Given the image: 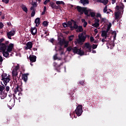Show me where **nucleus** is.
<instances>
[{"label":"nucleus","instance_id":"nucleus-38","mask_svg":"<svg viewBox=\"0 0 126 126\" xmlns=\"http://www.w3.org/2000/svg\"><path fill=\"white\" fill-rule=\"evenodd\" d=\"M20 66L19 63H17V66H15V68L13 69V70L16 71L18 72V69H19Z\"/></svg>","mask_w":126,"mask_h":126},{"label":"nucleus","instance_id":"nucleus-7","mask_svg":"<svg viewBox=\"0 0 126 126\" xmlns=\"http://www.w3.org/2000/svg\"><path fill=\"white\" fill-rule=\"evenodd\" d=\"M71 21L72 22L73 26H71L69 27V28L71 30V31H73L74 29L77 30L78 28V25H77V22L74 21L73 19H71Z\"/></svg>","mask_w":126,"mask_h":126},{"label":"nucleus","instance_id":"nucleus-49","mask_svg":"<svg viewBox=\"0 0 126 126\" xmlns=\"http://www.w3.org/2000/svg\"><path fill=\"white\" fill-rule=\"evenodd\" d=\"M100 20H101V22H106L107 21V20L105 18H102L101 17V19H100Z\"/></svg>","mask_w":126,"mask_h":126},{"label":"nucleus","instance_id":"nucleus-21","mask_svg":"<svg viewBox=\"0 0 126 126\" xmlns=\"http://www.w3.org/2000/svg\"><path fill=\"white\" fill-rule=\"evenodd\" d=\"M40 19L39 18H37L35 19L34 23L36 24V27L40 25Z\"/></svg>","mask_w":126,"mask_h":126},{"label":"nucleus","instance_id":"nucleus-51","mask_svg":"<svg viewBox=\"0 0 126 126\" xmlns=\"http://www.w3.org/2000/svg\"><path fill=\"white\" fill-rule=\"evenodd\" d=\"M99 19L94 18V23H99Z\"/></svg>","mask_w":126,"mask_h":126},{"label":"nucleus","instance_id":"nucleus-10","mask_svg":"<svg viewBox=\"0 0 126 126\" xmlns=\"http://www.w3.org/2000/svg\"><path fill=\"white\" fill-rule=\"evenodd\" d=\"M15 87V88H13L12 89V90L14 92L15 94H16L18 92H20V90L21 91H22V89H21V88H19L18 85H16ZM19 89L20 90H19Z\"/></svg>","mask_w":126,"mask_h":126},{"label":"nucleus","instance_id":"nucleus-18","mask_svg":"<svg viewBox=\"0 0 126 126\" xmlns=\"http://www.w3.org/2000/svg\"><path fill=\"white\" fill-rule=\"evenodd\" d=\"M85 45L86 48L89 49V52H91L92 51V46L89 43H86Z\"/></svg>","mask_w":126,"mask_h":126},{"label":"nucleus","instance_id":"nucleus-44","mask_svg":"<svg viewBox=\"0 0 126 126\" xmlns=\"http://www.w3.org/2000/svg\"><path fill=\"white\" fill-rule=\"evenodd\" d=\"M68 27H70L72 25V22L71 21H68L67 22Z\"/></svg>","mask_w":126,"mask_h":126},{"label":"nucleus","instance_id":"nucleus-17","mask_svg":"<svg viewBox=\"0 0 126 126\" xmlns=\"http://www.w3.org/2000/svg\"><path fill=\"white\" fill-rule=\"evenodd\" d=\"M13 47L14 44H13V43H10V44L7 47V51L8 52H12Z\"/></svg>","mask_w":126,"mask_h":126},{"label":"nucleus","instance_id":"nucleus-14","mask_svg":"<svg viewBox=\"0 0 126 126\" xmlns=\"http://www.w3.org/2000/svg\"><path fill=\"white\" fill-rule=\"evenodd\" d=\"M91 9H88L87 7H84L83 13H84L85 15L87 17H90V15L89 14V11H91Z\"/></svg>","mask_w":126,"mask_h":126},{"label":"nucleus","instance_id":"nucleus-32","mask_svg":"<svg viewBox=\"0 0 126 126\" xmlns=\"http://www.w3.org/2000/svg\"><path fill=\"white\" fill-rule=\"evenodd\" d=\"M80 1L83 5L89 3V0H80Z\"/></svg>","mask_w":126,"mask_h":126},{"label":"nucleus","instance_id":"nucleus-48","mask_svg":"<svg viewBox=\"0 0 126 126\" xmlns=\"http://www.w3.org/2000/svg\"><path fill=\"white\" fill-rule=\"evenodd\" d=\"M3 61V59L1 57V56L0 55V67L1 66V65Z\"/></svg>","mask_w":126,"mask_h":126},{"label":"nucleus","instance_id":"nucleus-64","mask_svg":"<svg viewBox=\"0 0 126 126\" xmlns=\"http://www.w3.org/2000/svg\"><path fill=\"white\" fill-rule=\"evenodd\" d=\"M59 51H63V49L62 48V46H60L59 49Z\"/></svg>","mask_w":126,"mask_h":126},{"label":"nucleus","instance_id":"nucleus-45","mask_svg":"<svg viewBox=\"0 0 126 126\" xmlns=\"http://www.w3.org/2000/svg\"><path fill=\"white\" fill-rule=\"evenodd\" d=\"M68 43H69V42L67 41H65V42H64V48H67L68 47Z\"/></svg>","mask_w":126,"mask_h":126},{"label":"nucleus","instance_id":"nucleus-16","mask_svg":"<svg viewBox=\"0 0 126 126\" xmlns=\"http://www.w3.org/2000/svg\"><path fill=\"white\" fill-rule=\"evenodd\" d=\"M31 33L32 35L34 36L36 35V34L37 33V30L35 27L31 28Z\"/></svg>","mask_w":126,"mask_h":126},{"label":"nucleus","instance_id":"nucleus-61","mask_svg":"<svg viewBox=\"0 0 126 126\" xmlns=\"http://www.w3.org/2000/svg\"><path fill=\"white\" fill-rule=\"evenodd\" d=\"M50 41L51 42V43H53L54 41V38H51L50 39Z\"/></svg>","mask_w":126,"mask_h":126},{"label":"nucleus","instance_id":"nucleus-28","mask_svg":"<svg viewBox=\"0 0 126 126\" xmlns=\"http://www.w3.org/2000/svg\"><path fill=\"white\" fill-rule=\"evenodd\" d=\"M82 22L83 23V27L86 28L88 25V23L85 21V19H82Z\"/></svg>","mask_w":126,"mask_h":126},{"label":"nucleus","instance_id":"nucleus-40","mask_svg":"<svg viewBox=\"0 0 126 126\" xmlns=\"http://www.w3.org/2000/svg\"><path fill=\"white\" fill-rule=\"evenodd\" d=\"M74 37V35H70L68 37L69 41H72L73 40Z\"/></svg>","mask_w":126,"mask_h":126},{"label":"nucleus","instance_id":"nucleus-31","mask_svg":"<svg viewBox=\"0 0 126 126\" xmlns=\"http://www.w3.org/2000/svg\"><path fill=\"white\" fill-rule=\"evenodd\" d=\"M85 85V80H83V81H80L78 83V85L79 86H84Z\"/></svg>","mask_w":126,"mask_h":126},{"label":"nucleus","instance_id":"nucleus-25","mask_svg":"<svg viewBox=\"0 0 126 126\" xmlns=\"http://www.w3.org/2000/svg\"><path fill=\"white\" fill-rule=\"evenodd\" d=\"M108 34V32L107 31H101V36L104 37V36H106Z\"/></svg>","mask_w":126,"mask_h":126},{"label":"nucleus","instance_id":"nucleus-23","mask_svg":"<svg viewBox=\"0 0 126 126\" xmlns=\"http://www.w3.org/2000/svg\"><path fill=\"white\" fill-rule=\"evenodd\" d=\"M76 32H83V29L82 26H78V28H77V29Z\"/></svg>","mask_w":126,"mask_h":126},{"label":"nucleus","instance_id":"nucleus-55","mask_svg":"<svg viewBox=\"0 0 126 126\" xmlns=\"http://www.w3.org/2000/svg\"><path fill=\"white\" fill-rule=\"evenodd\" d=\"M96 17H97V18L99 17V18H100V19H101V18L102 17H101V15L100 14H99V13H97V14H96Z\"/></svg>","mask_w":126,"mask_h":126},{"label":"nucleus","instance_id":"nucleus-33","mask_svg":"<svg viewBox=\"0 0 126 126\" xmlns=\"http://www.w3.org/2000/svg\"><path fill=\"white\" fill-rule=\"evenodd\" d=\"M53 59L55 61L57 60H58L59 61L61 60V58H58V53H56L55 55H54Z\"/></svg>","mask_w":126,"mask_h":126},{"label":"nucleus","instance_id":"nucleus-59","mask_svg":"<svg viewBox=\"0 0 126 126\" xmlns=\"http://www.w3.org/2000/svg\"><path fill=\"white\" fill-rule=\"evenodd\" d=\"M9 42L8 41H6L5 42V45H7V47H8V44H9Z\"/></svg>","mask_w":126,"mask_h":126},{"label":"nucleus","instance_id":"nucleus-19","mask_svg":"<svg viewBox=\"0 0 126 126\" xmlns=\"http://www.w3.org/2000/svg\"><path fill=\"white\" fill-rule=\"evenodd\" d=\"M65 41H66V40H65V39L64 38H63V39L60 38V39H59V45H60L61 47H62V46L64 44V43H65Z\"/></svg>","mask_w":126,"mask_h":126},{"label":"nucleus","instance_id":"nucleus-57","mask_svg":"<svg viewBox=\"0 0 126 126\" xmlns=\"http://www.w3.org/2000/svg\"><path fill=\"white\" fill-rule=\"evenodd\" d=\"M94 37L91 36V37H90V41H91V42H93V41H94Z\"/></svg>","mask_w":126,"mask_h":126},{"label":"nucleus","instance_id":"nucleus-50","mask_svg":"<svg viewBox=\"0 0 126 126\" xmlns=\"http://www.w3.org/2000/svg\"><path fill=\"white\" fill-rule=\"evenodd\" d=\"M97 46H98V45H96V44H93V45H92V48H93V49H95L97 48Z\"/></svg>","mask_w":126,"mask_h":126},{"label":"nucleus","instance_id":"nucleus-11","mask_svg":"<svg viewBox=\"0 0 126 126\" xmlns=\"http://www.w3.org/2000/svg\"><path fill=\"white\" fill-rule=\"evenodd\" d=\"M15 34V31H10L7 32V36L9 39H12L11 36H13Z\"/></svg>","mask_w":126,"mask_h":126},{"label":"nucleus","instance_id":"nucleus-54","mask_svg":"<svg viewBox=\"0 0 126 126\" xmlns=\"http://www.w3.org/2000/svg\"><path fill=\"white\" fill-rule=\"evenodd\" d=\"M6 92H8L10 90V88L9 86H6Z\"/></svg>","mask_w":126,"mask_h":126},{"label":"nucleus","instance_id":"nucleus-2","mask_svg":"<svg viewBox=\"0 0 126 126\" xmlns=\"http://www.w3.org/2000/svg\"><path fill=\"white\" fill-rule=\"evenodd\" d=\"M125 8V5H124V3L122 2H121L119 4V5H117L116 6V10L118 12H115V19L116 20H118L119 18L120 17V14L121 13V12H124V8Z\"/></svg>","mask_w":126,"mask_h":126},{"label":"nucleus","instance_id":"nucleus-27","mask_svg":"<svg viewBox=\"0 0 126 126\" xmlns=\"http://www.w3.org/2000/svg\"><path fill=\"white\" fill-rule=\"evenodd\" d=\"M111 34H112V35H113V37H114V41H113V42H114V41H115L116 40V37H117L116 31L112 32Z\"/></svg>","mask_w":126,"mask_h":126},{"label":"nucleus","instance_id":"nucleus-34","mask_svg":"<svg viewBox=\"0 0 126 126\" xmlns=\"http://www.w3.org/2000/svg\"><path fill=\"white\" fill-rule=\"evenodd\" d=\"M103 12L106 13L107 14H110L109 11H107V5H106L103 9Z\"/></svg>","mask_w":126,"mask_h":126},{"label":"nucleus","instance_id":"nucleus-20","mask_svg":"<svg viewBox=\"0 0 126 126\" xmlns=\"http://www.w3.org/2000/svg\"><path fill=\"white\" fill-rule=\"evenodd\" d=\"M29 75V73L24 74L22 75V79L24 80V82H26L28 80V76Z\"/></svg>","mask_w":126,"mask_h":126},{"label":"nucleus","instance_id":"nucleus-9","mask_svg":"<svg viewBox=\"0 0 126 126\" xmlns=\"http://www.w3.org/2000/svg\"><path fill=\"white\" fill-rule=\"evenodd\" d=\"M76 8L77 9L78 12H80V15H82V14H84V8H85L84 7H82L81 6H77L76 7Z\"/></svg>","mask_w":126,"mask_h":126},{"label":"nucleus","instance_id":"nucleus-37","mask_svg":"<svg viewBox=\"0 0 126 126\" xmlns=\"http://www.w3.org/2000/svg\"><path fill=\"white\" fill-rule=\"evenodd\" d=\"M56 4H57V5H59V4H63V5H64L65 3H64V1H57L56 2Z\"/></svg>","mask_w":126,"mask_h":126},{"label":"nucleus","instance_id":"nucleus-15","mask_svg":"<svg viewBox=\"0 0 126 126\" xmlns=\"http://www.w3.org/2000/svg\"><path fill=\"white\" fill-rule=\"evenodd\" d=\"M33 46V43L32 42L29 41L27 42V47H26V49H32Z\"/></svg>","mask_w":126,"mask_h":126},{"label":"nucleus","instance_id":"nucleus-56","mask_svg":"<svg viewBox=\"0 0 126 126\" xmlns=\"http://www.w3.org/2000/svg\"><path fill=\"white\" fill-rule=\"evenodd\" d=\"M3 24L1 22H0V29H2L3 27Z\"/></svg>","mask_w":126,"mask_h":126},{"label":"nucleus","instance_id":"nucleus-63","mask_svg":"<svg viewBox=\"0 0 126 126\" xmlns=\"http://www.w3.org/2000/svg\"><path fill=\"white\" fill-rule=\"evenodd\" d=\"M101 41L102 42V43H104V42H106L107 41L105 40V39L102 38V39H101Z\"/></svg>","mask_w":126,"mask_h":126},{"label":"nucleus","instance_id":"nucleus-5","mask_svg":"<svg viewBox=\"0 0 126 126\" xmlns=\"http://www.w3.org/2000/svg\"><path fill=\"white\" fill-rule=\"evenodd\" d=\"M4 41V38L0 39V51H5L7 48V45H5V43H2L3 41Z\"/></svg>","mask_w":126,"mask_h":126},{"label":"nucleus","instance_id":"nucleus-4","mask_svg":"<svg viewBox=\"0 0 126 126\" xmlns=\"http://www.w3.org/2000/svg\"><path fill=\"white\" fill-rule=\"evenodd\" d=\"M72 50V52L74 53L79 54L80 56H83L85 54L84 51H82L81 49H79L77 47H74L73 48H72L71 47H67L66 51L70 52Z\"/></svg>","mask_w":126,"mask_h":126},{"label":"nucleus","instance_id":"nucleus-47","mask_svg":"<svg viewBox=\"0 0 126 126\" xmlns=\"http://www.w3.org/2000/svg\"><path fill=\"white\" fill-rule=\"evenodd\" d=\"M90 14V16L92 17H94L95 16V14L94 12H91Z\"/></svg>","mask_w":126,"mask_h":126},{"label":"nucleus","instance_id":"nucleus-29","mask_svg":"<svg viewBox=\"0 0 126 126\" xmlns=\"http://www.w3.org/2000/svg\"><path fill=\"white\" fill-rule=\"evenodd\" d=\"M3 57H5V58H8L9 57L8 56H9V53H8V51H3Z\"/></svg>","mask_w":126,"mask_h":126},{"label":"nucleus","instance_id":"nucleus-30","mask_svg":"<svg viewBox=\"0 0 126 126\" xmlns=\"http://www.w3.org/2000/svg\"><path fill=\"white\" fill-rule=\"evenodd\" d=\"M12 73L13 77L18 76V71H16L14 69L13 70Z\"/></svg>","mask_w":126,"mask_h":126},{"label":"nucleus","instance_id":"nucleus-13","mask_svg":"<svg viewBox=\"0 0 126 126\" xmlns=\"http://www.w3.org/2000/svg\"><path fill=\"white\" fill-rule=\"evenodd\" d=\"M14 102L13 100H12L11 98H10L9 102L7 103V106L10 109H11L12 107L14 106Z\"/></svg>","mask_w":126,"mask_h":126},{"label":"nucleus","instance_id":"nucleus-26","mask_svg":"<svg viewBox=\"0 0 126 126\" xmlns=\"http://www.w3.org/2000/svg\"><path fill=\"white\" fill-rule=\"evenodd\" d=\"M62 64V63H60V65H58V63H54L53 65L55 67V69L56 70H58L59 68L60 67L61 65Z\"/></svg>","mask_w":126,"mask_h":126},{"label":"nucleus","instance_id":"nucleus-35","mask_svg":"<svg viewBox=\"0 0 126 126\" xmlns=\"http://www.w3.org/2000/svg\"><path fill=\"white\" fill-rule=\"evenodd\" d=\"M42 25L44 26V27H47V26L49 25V22L47 21H44L42 23Z\"/></svg>","mask_w":126,"mask_h":126},{"label":"nucleus","instance_id":"nucleus-46","mask_svg":"<svg viewBox=\"0 0 126 126\" xmlns=\"http://www.w3.org/2000/svg\"><path fill=\"white\" fill-rule=\"evenodd\" d=\"M62 25L63 26V27L64 28H68V26L67 25V23H63L62 24Z\"/></svg>","mask_w":126,"mask_h":126},{"label":"nucleus","instance_id":"nucleus-58","mask_svg":"<svg viewBox=\"0 0 126 126\" xmlns=\"http://www.w3.org/2000/svg\"><path fill=\"white\" fill-rule=\"evenodd\" d=\"M104 39H106L107 37H109V34L106 35H105L104 36Z\"/></svg>","mask_w":126,"mask_h":126},{"label":"nucleus","instance_id":"nucleus-24","mask_svg":"<svg viewBox=\"0 0 126 126\" xmlns=\"http://www.w3.org/2000/svg\"><path fill=\"white\" fill-rule=\"evenodd\" d=\"M21 8L24 10V11L26 13H28V8L26 7V5H24V4H23L21 6Z\"/></svg>","mask_w":126,"mask_h":126},{"label":"nucleus","instance_id":"nucleus-62","mask_svg":"<svg viewBox=\"0 0 126 126\" xmlns=\"http://www.w3.org/2000/svg\"><path fill=\"white\" fill-rule=\"evenodd\" d=\"M94 32L96 34H97V33H98V30H97V29H95V30H94Z\"/></svg>","mask_w":126,"mask_h":126},{"label":"nucleus","instance_id":"nucleus-6","mask_svg":"<svg viewBox=\"0 0 126 126\" xmlns=\"http://www.w3.org/2000/svg\"><path fill=\"white\" fill-rule=\"evenodd\" d=\"M83 106L82 105H79L77 106L76 109L75 110L76 114L79 117L81 116L82 113L83 112L82 109Z\"/></svg>","mask_w":126,"mask_h":126},{"label":"nucleus","instance_id":"nucleus-42","mask_svg":"<svg viewBox=\"0 0 126 126\" xmlns=\"http://www.w3.org/2000/svg\"><path fill=\"white\" fill-rule=\"evenodd\" d=\"M31 10H32V13H31V17H34L35 16V10L33 9H32Z\"/></svg>","mask_w":126,"mask_h":126},{"label":"nucleus","instance_id":"nucleus-52","mask_svg":"<svg viewBox=\"0 0 126 126\" xmlns=\"http://www.w3.org/2000/svg\"><path fill=\"white\" fill-rule=\"evenodd\" d=\"M2 1L5 4H8L9 0H2Z\"/></svg>","mask_w":126,"mask_h":126},{"label":"nucleus","instance_id":"nucleus-41","mask_svg":"<svg viewBox=\"0 0 126 126\" xmlns=\"http://www.w3.org/2000/svg\"><path fill=\"white\" fill-rule=\"evenodd\" d=\"M111 26H112V24L110 23L109 24V25L107 26V29L106 30L107 32H108L110 31Z\"/></svg>","mask_w":126,"mask_h":126},{"label":"nucleus","instance_id":"nucleus-3","mask_svg":"<svg viewBox=\"0 0 126 126\" xmlns=\"http://www.w3.org/2000/svg\"><path fill=\"white\" fill-rule=\"evenodd\" d=\"M88 36L87 34H86L85 33V35L84 33H81L78 35V38L76 39V40L74 41V43L75 45L80 44L82 45L83 43L85 42V40Z\"/></svg>","mask_w":126,"mask_h":126},{"label":"nucleus","instance_id":"nucleus-8","mask_svg":"<svg viewBox=\"0 0 126 126\" xmlns=\"http://www.w3.org/2000/svg\"><path fill=\"white\" fill-rule=\"evenodd\" d=\"M49 6L52 9H59L60 8V5L57 6L56 3L53 1H51V2H50V5Z\"/></svg>","mask_w":126,"mask_h":126},{"label":"nucleus","instance_id":"nucleus-39","mask_svg":"<svg viewBox=\"0 0 126 126\" xmlns=\"http://www.w3.org/2000/svg\"><path fill=\"white\" fill-rule=\"evenodd\" d=\"M13 79L14 80V82H17L18 80H19V77H17V76H16L13 77Z\"/></svg>","mask_w":126,"mask_h":126},{"label":"nucleus","instance_id":"nucleus-1","mask_svg":"<svg viewBox=\"0 0 126 126\" xmlns=\"http://www.w3.org/2000/svg\"><path fill=\"white\" fill-rule=\"evenodd\" d=\"M1 80L3 81V84L5 85H3V86H0V96L1 99H4V97H6L7 95V93H5V91H4L5 89V86L10 81V79L9 76L7 77V74L3 73L1 74Z\"/></svg>","mask_w":126,"mask_h":126},{"label":"nucleus","instance_id":"nucleus-12","mask_svg":"<svg viewBox=\"0 0 126 126\" xmlns=\"http://www.w3.org/2000/svg\"><path fill=\"white\" fill-rule=\"evenodd\" d=\"M31 63H33L36 62V57L35 55H31L29 57Z\"/></svg>","mask_w":126,"mask_h":126},{"label":"nucleus","instance_id":"nucleus-60","mask_svg":"<svg viewBox=\"0 0 126 126\" xmlns=\"http://www.w3.org/2000/svg\"><path fill=\"white\" fill-rule=\"evenodd\" d=\"M111 1H112V4H115L116 2V0H111Z\"/></svg>","mask_w":126,"mask_h":126},{"label":"nucleus","instance_id":"nucleus-53","mask_svg":"<svg viewBox=\"0 0 126 126\" xmlns=\"http://www.w3.org/2000/svg\"><path fill=\"white\" fill-rule=\"evenodd\" d=\"M50 2V0H45V1L44 2L43 4L44 5H47L48 2Z\"/></svg>","mask_w":126,"mask_h":126},{"label":"nucleus","instance_id":"nucleus-36","mask_svg":"<svg viewBox=\"0 0 126 126\" xmlns=\"http://www.w3.org/2000/svg\"><path fill=\"white\" fill-rule=\"evenodd\" d=\"M108 2L109 0H102L101 3H103V5H106Z\"/></svg>","mask_w":126,"mask_h":126},{"label":"nucleus","instance_id":"nucleus-43","mask_svg":"<svg viewBox=\"0 0 126 126\" xmlns=\"http://www.w3.org/2000/svg\"><path fill=\"white\" fill-rule=\"evenodd\" d=\"M94 27V28H98L99 26V24L97 23H94V25H93Z\"/></svg>","mask_w":126,"mask_h":126},{"label":"nucleus","instance_id":"nucleus-22","mask_svg":"<svg viewBox=\"0 0 126 126\" xmlns=\"http://www.w3.org/2000/svg\"><path fill=\"white\" fill-rule=\"evenodd\" d=\"M32 6L31 7V10H33L34 8L37 7V2H32Z\"/></svg>","mask_w":126,"mask_h":126}]
</instances>
